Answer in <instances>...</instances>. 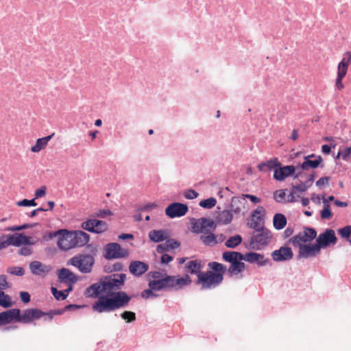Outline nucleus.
Listing matches in <instances>:
<instances>
[{
  "label": "nucleus",
  "instance_id": "nucleus-62",
  "mask_svg": "<svg viewBox=\"0 0 351 351\" xmlns=\"http://www.w3.org/2000/svg\"><path fill=\"white\" fill-rule=\"evenodd\" d=\"M29 226H30L29 224H24V225L20 226H13V227L8 228V230H10V231L22 230L25 229Z\"/></svg>",
  "mask_w": 351,
  "mask_h": 351
},
{
  "label": "nucleus",
  "instance_id": "nucleus-59",
  "mask_svg": "<svg viewBox=\"0 0 351 351\" xmlns=\"http://www.w3.org/2000/svg\"><path fill=\"white\" fill-rule=\"evenodd\" d=\"M328 177H322L321 178H319L317 182H316V185L317 186H322L326 184H328Z\"/></svg>",
  "mask_w": 351,
  "mask_h": 351
},
{
  "label": "nucleus",
  "instance_id": "nucleus-49",
  "mask_svg": "<svg viewBox=\"0 0 351 351\" xmlns=\"http://www.w3.org/2000/svg\"><path fill=\"white\" fill-rule=\"evenodd\" d=\"M297 191L292 189L290 193L287 196V202H295L297 201V197H299L300 195H297Z\"/></svg>",
  "mask_w": 351,
  "mask_h": 351
},
{
  "label": "nucleus",
  "instance_id": "nucleus-61",
  "mask_svg": "<svg viewBox=\"0 0 351 351\" xmlns=\"http://www.w3.org/2000/svg\"><path fill=\"white\" fill-rule=\"evenodd\" d=\"M173 260V258L167 254H164L162 256H161V262L162 263H169V262H171V261Z\"/></svg>",
  "mask_w": 351,
  "mask_h": 351
},
{
  "label": "nucleus",
  "instance_id": "nucleus-1",
  "mask_svg": "<svg viewBox=\"0 0 351 351\" xmlns=\"http://www.w3.org/2000/svg\"><path fill=\"white\" fill-rule=\"evenodd\" d=\"M126 275L117 274L101 278L85 289L86 298H97L92 305L93 311L102 313L125 307L131 297L124 291H118L124 285Z\"/></svg>",
  "mask_w": 351,
  "mask_h": 351
},
{
  "label": "nucleus",
  "instance_id": "nucleus-4",
  "mask_svg": "<svg viewBox=\"0 0 351 351\" xmlns=\"http://www.w3.org/2000/svg\"><path fill=\"white\" fill-rule=\"evenodd\" d=\"M223 259L231 265L228 269V272L230 276L238 275L245 269L244 263L241 262L243 258V254L238 252H224L222 254Z\"/></svg>",
  "mask_w": 351,
  "mask_h": 351
},
{
  "label": "nucleus",
  "instance_id": "nucleus-34",
  "mask_svg": "<svg viewBox=\"0 0 351 351\" xmlns=\"http://www.w3.org/2000/svg\"><path fill=\"white\" fill-rule=\"evenodd\" d=\"M180 246V243L174 239H166L165 243L160 244L158 246V249H161L162 251H169L171 249H176Z\"/></svg>",
  "mask_w": 351,
  "mask_h": 351
},
{
  "label": "nucleus",
  "instance_id": "nucleus-8",
  "mask_svg": "<svg viewBox=\"0 0 351 351\" xmlns=\"http://www.w3.org/2000/svg\"><path fill=\"white\" fill-rule=\"evenodd\" d=\"M58 245L64 251L73 248L71 231L67 230H59L51 234V237H58Z\"/></svg>",
  "mask_w": 351,
  "mask_h": 351
},
{
  "label": "nucleus",
  "instance_id": "nucleus-36",
  "mask_svg": "<svg viewBox=\"0 0 351 351\" xmlns=\"http://www.w3.org/2000/svg\"><path fill=\"white\" fill-rule=\"evenodd\" d=\"M200 240L206 245L213 246L217 243L216 237L213 233L205 232L200 236Z\"/></svg>",
  "mask_w": 351,
  "mask_h": 351
},
{
  "label": "nucleus",
  "instance_id": "nucleus-46",
  "mask_svg": "<svg viewBox=\"0 0 351 351\" xmlns=\"http://www.w3.org/2000/svg\"><path fill=\"white\" fill-rule=\"evenodd\" d=\"M17 205L19 206H35L37 204L34 199L31 200L24 199L22 201L18 202Z\"/></svg>",
  "mask_w": 351,
  "mask_h": 351
},
{
  "label": "nucleus",
  "instance_id": "nucleus-47",
  "mask_svg": "<svg viewBox=\"0 0 351 351\" xmlns=\"http://www.w3.org/2000/svg\"><path fill=\"white\" fill-rule=\"evenodd\" d=\"M241 199L243 202L245 200V199H250L252 202L257 204L261 202V199L255 195H250V194H243L241 196Z\"/></svg>",
  "mask_w": 351,
  "mask_h": 351
},
{
  "label": "nucleus",
  "instance_id": "nucleus-44",
  "mask_svg": "<svg viewBox=\"0 0 351 351\" xmlns=\"http://www.w3.org/2000/svg\"><path fill=\"white\" fill-rule=\"evenodd\" d=\"M199 220L200 221L202 226L201 227H202L204 232L208 228H214V223L213 221H210L206 218H201Z\"/></svg>",
  "mask_w": 351,
  "mask_h": 351
},
{
  "label": "nucleus",
  "instance_id": "nucleus-25",
  "mask_svg": "<svg viewBox=\"0 0 351 351\" xmlns=\"http://www.w3.org/2000/svg\"><path fill=\"white\" fill-rule=\"evenodd\" d=\"M233 218L232 211L229 210H223L218 213L215 217L217 223L227 225L231 223Z\"/></svg>",
  "mask_w": 351,
  "mask_h": 351
},
{
  "label": "nucleus",
  "instance_id": "nucleus-37",
  "mask_svg": "<svg viewBox=\"0 0 351 351\" xmlns=\"http://www.w3.org/2000/svg\"><path fill=\"white\" fill-rule=\"evenodd\" d=\"M242 241V238L240 235H235L230 237L226 241V246L230 248L236 247L239 245Z\"/></svg>",
  "mask_w": 351,
  "mask_h": 351
},
{
  "label": "nucleus",
  "instance_id": "nucleus-17",
  "mask_svg": "<svg viewBox=\"0 0 351 351\" xmlns=\"http://www.w3.org/2000/svg\"><path fill=\"white\" fill-rule=\"evenodd\" d=\"M295 168L293 165H287L276 169L274 172V178L278 181L285 180L287 178L294 174Z\"/></svg>",
  "mask_w": 351,
  "mask_h": 351
},
{
  "label": "nucleus",
  "instance_id": "nucleus-20",
  "mask_svg": "<svg viewBox=\"0 0 351 351\" xmlns=\"http://www.w3.org/2000/svg\"><path fill=\"white\" fill-rule=\"evenodd\" d=\"M271 256L275 261H284L290 260L293 257V252L289 247H281L279 250L274 251Z\"/></svg>",
  "mask_w": 351,
  "mask_h": 351
},
{
  "label": "nucleus",
  "instance_id": "nucleus-10",
  "mask_svg": "<svg viewBox=\"0 0 351 351\" xmlns=\"http://www.w3.org/2000/svg\"><path fill=\"white\" fill-rule=\"evenodd\" d=\"M81 227L84 230L97 234L103 233L108 230V224L105 221L95 219L84 221Z\"/></svg>",
  "mask_w": 351,
  "mask_h": 351
},
{
  "label": "nucleus",
  "instance_id": "nucleus-63",
  "mask_svg": "<svg viewBox=\"0 0 351 351\" xmlns=\"http://www.w3.org/2000/svg\"><path fill=\"white\" fill-rule=\"evenodd\" d=\"M153 290L149 288V289L144 290L141 293V296L145 298H149L150 295H154Z\"/></svg>",
  "mask_w": 351,
  "mask_h": 351
},
{
  "label": "nucleus",
  "instance_id": "nucleus-50",
  "mask_svg": "<svg viewBox=\"0 0 351 351\" xmlns=\"http://www.w3.org/2000/svg\"><path fill=\"white\" fill-rule=\"evenodd\" d=\"M310 186L307 183H300V184L295 185L293 187L295 191L297 192H304L306 191Z\"/></svg>",
  "mask_w": 351,
  "mask_h": 351
},
{
  "label": "nucleus",
  "instance_id": "nucleus-56",
  "mask_svg": "<svg viewBox=\"0 0 351 351\" xmlns=\"http://www.w3.org/2000/svg\"><path fill=\"white\" fill-rule=\"evenodd\" d=\"M46 195V187L42 186L40 189H37L35 192V198H39Z\"/></svg>",
  "mask_w": 351,
  "mask_h": 351
},
{
  "label": "nucleus",
  "instance_id": "nucleus-60",
  "mask_svg": "<svg viewBox=\"0 0 351 351\" xmlns=\"http://www.w3.org/2000/svg\"><path fill=\"white\" fill-rule=\"evenodd\" d=\"M149 276H152L154 280H158L165 276L160 271H151L149 274Z\"/></svg>",
  "mask_w": 351,
  "mask_h": 351
},
{
  "label": "nucleus",
  "instance_id": "nucleus-53",
  "mask_svg": "<svg viewBox=\"0 0 351 351\" xmlns=\"http://www.w3.org/2000/svg\"><path fill=\"white\" fill-rule=\"evenodd\" d=\"M111 215H112V212L109 209H103V210H99L96 213L95 215L97 217L105 218L107 216H110Z\"/></svg>",
  "mask_w": 351,
  "mask_h": 351
},
{
  "label": "nucleus",
  "instance_id": "nucleus-18",
  "mask_svg": "<svg viewBox=\"0 0 351 351\" xmlns=\"http://www.w3.org/2000/svg\"><path fill=\"white\" fill-rule=\"evenodd\" d=\"M71 234L73 248L84 246L90 240V236L82 230L71 231Z\"/></svg>",
  "mask_w": 351,
  "mask_h": 351
},
{
  "label": "nucleus",
  "instance_id": "nucleus-3",
  "mask_svg": "<svg viewBox=\"0 0 351 351\" xmlns=\"http://www.w3.org/2000/svg\"><path fill=\"white\" fill-rule=\"evenodd\" d=\"M191 278L188 274H185L182 277L165 274V276L160 279L150 280L149 287L151 289L155 291H159L163 289L179 290L191 285Z\"/></svg>",
  "mask_w": 351,
  "mask_h": 351
},
{
  "label": "nucleus",
  "instance_id": "nucleus-11",
  "mask_svg": "<svg viewBox=\"0 0 351 351\" xmlns=\"http://www.w3.org/2000/svg\"><path fill=\"white\" fill-rule=\"evenodd\" d=\"M105 256L108 259L123 258L128 254V251L117 243H108L105 247Z\"/></svg>",
  "mask_w": 351,
  "mask_h": 351
},
{
  "label": "nucleus",
  "instance_id": "nucleus-26",
  "mask_svg": "<svg viewBox=\"0 0 351 351\" xmlns=\"http://www.w3.org/2000/svg\"><path fill=\"white\" fill-rule=\"evenodd\" d=\"M169 234L164 230H154L149 232V238L154 242L158 243L167 239Z\"/></svg>",
  "mask_w": 351,
  "mask_h": 351
},
{
  "label": "nucleus",
  "instance_id": "nucleus-54",
  "mask_svg": "<svg viewBox=\"0 0 351 351\" xmlns=\"http://www.w3.org/2000/svg\"><path fill=\"white\" fill-rule=\"evenodd\" d=\"M201 223L199 220L195 221L194 223H193V231L196 233H200L204 232V230L202 229V227H201Z\"/></svg>",
  "mask_w": 351,
  "mask_h": 351
},
{
  "label": "nucleus",
  "instance_id": "nucleus-39",
  "mask_svg": "<svg viewBox=\"0 0 351 351\" xmlns=\"http://www.w3.org/2000/svg\"><path fill=\"white\" fill-rule=\"evenodd\" d=\"M217 204V199L215 197H210L206 199L202 200L199 206L202 208L210 209L213 208Z\"/></svg>",
  "mask_w": 351,
  "mask_h": 351
},
{
  "label": "nucleus",
  "instance_id": "nucleus-52",
  "mask_svg": "<svg viewBox=\"0 0 351 351\" xmlns=\"http://www.w3.org/2000/svg\"><path fill=\"white\" fill-rule=\"evenodd\" d=\"M341 158L343 160H348L351 158V147H346L341 152Z\"/></svg>",
  "mask_w": 351,
  "mask_h": 351
},
{
  "label": "nucleus",
  "instance_id": "nucleus-29",
  "mask_svg": "<svg viewBox=\"0 0 351 351\" xmlns=\"http://www.w3.org/2000/svg\"><path fill=\"white\" fill-rule=\"evenodd\" d=\"M243 258L245 261L250 263H256L259 265H264L266 261L264 260V256L256 252H250L243 255Z\"/></svg>",
  "mask_w": 351,
  "mask_h": 351
},
{
  "label": "nucleus",
  "instance_id": "nucleus-51",
  "mask_svg": "<svg viewBox=\"0 0 351 351\" xmlns=\"http://www.w3.org/2000/svg\"><path fill=\"white\" fill-rule=\"evenodd\" d=\"M197 196H198V193H197V192H196L195 190H193V189L188 190V191H186L184 193V197H185L186 199H195V198H196Z\"/></svg>",
  "mask_w": 351,
  "mask_h": 351
},
{
  "label": "nucleus",
  "instance_id": "nucleus-32",
  "mask_svg": "<svg viewBox=\"0 0 351 351\" xmlns=\"http://www.w3.org/2000/svg\"><path fill=\"white\" fill-rule=\"evenodd\" d=\"M273 223L276 230H282L287 225V218L283 214L277 213L274 217Z\"/></svg>",
  "mask_w": 351,
  "mask_h": 351
},
{
  "label": "nucleus",
  "instance_id": "nucleus-23",
  "mask_svg": "<svg viewBox=\"0 0 351 351\" xmlns=\"http://www.w3.org/2000/svg\"><path fill=\"white\" fill-rule=\"evenodd\" d=\"M58 278L60 282L73 284L78 280V278L68 269L62 268L59 271Z\"/></svg>",
  "mask_w": 351,
  "mask_h": 351
},
{
  "label": "nucleus",
  "instance_id": "nucleus-16",
  "mask_svg": "<svg viewBox=\"0 0 351 351\" xmlns=\"http://www.w3.org/2000/svg\"><path fill=\"white\" fill-rule=\"evenodd\" d=\"M20 313L19 308H12L0 313V325H5L14 322H18Z\"/></svg>",
  "mask_w": 351,
  "mask_h": 351
},
{
  "label": "nucleus",
  "instance_id": "nucleus-30",
  "mask_svg": "<svg viewBox=\"0 0 351 351\" xmlns=\"http://www.w3.org/2000/svg\"><path fill=\"white\" fill-rule=\"evenodd\" d=\"M314 155L311 154L310 156L305 157V160L304 162L301 165V168L307 170L310 168L315 169L317 168L321 162L322 161V158L321 156H317V158L314 160H309V158L313 157Z\"/></svg>",
  "mask_w": 351,
  "mask_h": 351
},
{
  "label": "nucleus",
  "instance_id": "nucleus-15",
  "mask_svg": "<svg viewBox=\"0 0 351 351\" xmlns=\"http://www.w3.org/2000/svg\"><path fill=\"white\" fill-rule=\"evenodd\" d=\"M7 247L9 245L19 246L23 245H33L34 242L31 238L24 235L23 234H16L13 235H8L7 239L5 240Z\"/></svg>",
  "mask_w": 351,
  "mask_h": 351
},
{
  "label": "nucleus",
  "instance_id": "nucleus-5",
  "mask_svg": "<svg viewBox=\"0 0 351 351\" xmlns=\"http://www.w3.org/2000/svg\"><path fill=\"white\" fill-rule=\"evenodd\" d=\"M71 264L84 274L90 273L95 264V258L91 255L80 254L75 256L70 260Z\"/></svg>",
  "mask_w": 351,
  "mask_h": 351
},
{
  "label": "nucleus",
  "instance_id": "nucleus-35",
  "mask_svg": "<svg viewBox=\"0 0 351 351\" xmlns=\"http://www.w3.org/2000/svg\"><path fill=\"white\" fill-rule=\"evenodd\" d=\"M72 290V286L70 285V287L64 290V291H58L57 289L54 287H51V291L55 297V298L58 300H63L66 298V297L69 295V293Z\"/></svg>",
  "mask_w": 351,
  "mask_h": 351
},
{
  "label": "nucleus",
  "instance_id": "nucleus-45",
  "mask_svg": "<svg viewBox=\"0 0 351 351\" xmlns=\"http://www.w3.org/2000/svg\"><path fill=\"white\" fill-rule=\"evenodd\" d=\"M8 272L15 276H21L24 274V269L21 267H12L8 268Z\"/></svg>",
  "mask_w": 351,
  "mask_h": 351
},
{
  "label": "nucleus",
  "instance_id": "nucleus-28",
  "mask_svg": "<svg viewBox=\"0 0 351 351\" xmlns=\"http://www.w3.org/2000/svg\"><path fill=\"white\" fill-rule=\"evenodd\" d=\"M54 134H55L53 133L47 136L38 138L36 141V144L31 147V151L34 153L39 152L47 146L48 142L52 138Z\"/></svg>",
  "mask_w": 351,
  "mask_h": 351
},
{
  "label": "nucleus",
  "instance_id": "nucleus-31",
  "mask_svg": "<svg viewBox=\"0 0 351 351\" xmlns=\"http://www.w3.org/2000/svg\"><path fill=\"white\" fill-rule=\"evenodd\" d=\"M351 64V51L346 52L341 62L338 64L337 71L347 73L348 66Z\"/></svg>",
  "mask_w": 351,
  "mask_h": 351
},
{
  "label": "nucleus",
  "instance_id": "nucleus-14",
  "mask_svg": "<svg viewBox=\"0 0 351 351\" xmlns=\"http://www.w3.org/2000/svg\"><path fill=\"white\" fill-rule=\"evenodd\" d=\"M337 237L335 231L332 229H326L323 233L320 234L317 239V244L321 247H326L330 244H335Z\"/></svg>",
  "mask_w": 351,
  "mask_h": 351
},
{
  "label": "nucleus",
  "instance_id": "nucleus-9",
  "mask_svg": "<svg viewBox=\"0 0 351 351\" xmlns=\"http://www.w3.org/2000/svg\"><path fill=\"white\" fill-rule=\"evenodd\" d=\"M255 230L256 234L252 237V243L257 248L267 245L272 239L271 231L265 227Z\"/></svg>",
  "mask_w": 351,
  "mask_h": 351
},
{
  "label": "nucleus",
  "instance_id": "nucleus-40",
  "mask_svg": "<svg viewBox=\"0 0 351 351\" xmlns=\"http://www.w3.org/2000/svg\"><path fill=\"white\" fill-rule=\"evenodd\" d=\"M346 74L347 73H343V72H340V71H337L335 86L339 90L344 88V86L343 84L342 80L345 77Z\"/></svg>",
  "mask_w": 351,
  "mask_h": 351
},
{
  "label": "nucleus",
  "instance_id": "nucleus-22",
  "mask_svg": "<svg viewBox=\"0 0 351 351\" xmlns=\"http://www.w3.org/2000/svg\"><path fill=\"white\" fill-rule=\"evenodd\" d=\"M31 272L37 276H45L51 270V267L42 263L40 261H34L29 264Z\"/></svg>",
  "mask_w": 351,
  "mask_h": 351
},
{
  "label": "nucleus",
  "instance_id": "nucleus-2",
  "mask_svg": "<svg viewBox=\"0 0 351 351\" xmlns=\"http://www.w3.org/2000/svg\"><path fill=\"white\" fill-rule=\"evenodd\" d=\"M208 267L213 271H202L198 275L196 284L201 285L202 289H214L223 280L226 267L221 263L210 262Z\"/></svg>",
  "mask_w": 351,
  "mask_h": 351
},
{
  "label": "nucleus",
  "instance_id": "nucleus-55",
  "mask_svg": "<svg viewBox=\"0 0 351 351\" xmlns=\"http://www.w3.org/2000/svg\"><path fill=\"white\" fill-rule=\"evenodd\" d=\"M10 287L6 281V277L4 275H0V289H5Z\"/></svg>",
  "mask_w": 351,
  "mask_h": 351
},
{
  "label": "nucleus",
  "instance_id": "nucleus-27",
  "mask_svg": "<svg viewBox=\"0 0 351 351\" xmlns=\"http://www.w3.org/2000/svg\"><path fill=\"white\" fill-rule=\"evenodd\" d=\"M280 166V163L277 158H272L265 162L260 163L258 165V169L262 171H270L276 169Z\"/></svg>",
  "mask_w": 351,
  "mask_h": 351
},
{
  "label": "nucleus",
  "instance_id": "nucleus-64",
  "mask_svg": "<svg viewBox=\"0 0 351 351\" xmlns=\"http://www.w3.org/2000/svg\"><path fill=\"white\" fill-rule=\"evenodd\" d=\"M119 239H134V236L133 234H121L119 236Z\"/></svg>",
  "mask_w": 351,
  "mask_h": 351
},
{
  "label": "nucleus",
  "instance_id": "nucleus-58",
  "mask_svg": "<svg viewBox=\"0 0 351 351\" xmlns=\"http://www.w3.org/2000/svg\"><path fill=\"white\" fill-rule=\"evenodd\" d=\"M20 297H21V300L24 303H27L30 301V295L26 291L21 292Z\"/></svg>",
  "mask_w": 351,
  "mask_h": 351
},
{
  "label": "nucleus",
  "instance_id": "nucleus-21",
  "mask_svg": "<svg viewBox=\"0 0 351 351\" xmlns=\"http://www.w3.org/2000/svg\"><path fill=\"white\" fill-rule=\"evenodd\" d=\"M149 269V265L143 262L134 261H132L129 266V270L135 276H141Z\"/></svg>",
  "mask_w": 351,
  "mask_h": 351
},
{
  "label": "nucleus",
  "instance_id": "nucleus-38",
  "mask_svg": "<svg viewBox=\"0 0 351 351\" xmlns=\"http://www.w3.org/2000/svg\"><path fill=\"white\" fill-rule=\"evenodd\" d=\"M327 199H323L324 207L321 211V218L323 219H329L332 217V213L330 210V204H328Z\"/></svg>",
  "mask_w": 351,
  "mask_h": 351
},
{
  "label": "nucleus",
  "instance_id": "nucleus-33",
  "mask_svg": "<svg viewBox=\"0 0 351 351\" xmlns=\"http://www.w3.org/2000/svg\"><path fill=\"white\" fill-rule=\"evenodd\" d=\"M243 202L241 199V197H234L232 200L231 207L232 213H234V214H239L242 209L244 208L243 206Z\"/></svg>",
  "mask_w": 351,
  "mask_h": 351
},
{
  "label": "nucleus",
  "instance_id": "nucleus-12",
  "mask_svg": "<svg viewBox=\"0 0 351 351\" xmlns=\"http://www.w3.org/2000/svg\"><path fill=\"white\" fill-rule=\"evenodd\" d=\"M188 210L186 204L175 202L166 208L165 214L170 218L180 217L185 215Z\"/></svg>",
  "mask_w": 351,
  "mask_h": 351
},
{
  "label": "nucleus",
  "instance_id": "nucleus-6",
  "mask_svg": "<svg viewBox=\"0 0 351 351\" xmlns=\"http://www.w3.org/2000/svg\"><path fill=\"white\" fill-rule=\"evenodd\" d=\"M266 211L263 206H258L252 211L247 221L249 228L254 230L264 227Z\"/></svg>",
  "mask_w": 351,
  "mask_h": 351
},
{
  "label": "nucleus",
  "instance_id": "nucleus-48",
  "mask_svg": "<svg viewBox=\"0 0 351 351\" xmlns=\"http://www.w3.org/2000/svg\"><path fill=\"white\" fill-rule=\"evenodd\" d=\"M285 197V193L283 190H278L274 194V199L278 202H281Z\"/></svg>",
  "mask_w": 351,
  "mask_h": 351
},
{
  "label": "nucleus",
  "instance_id": "nucleus-41",
  "mask_svg": "<svg viewBox=\"0 0 351 351\" xmlns=\"http://www.w3.org/2000/svg\"><path fill=\"white\" fill-rule=\"evenodd\" d=\"M121 317L127 322H132L136 320V314L132 311H125L121 314Z\"/></svg>",
  "mask_w": 351,
  "mask_h": 351
},
{
  "label": "nucleus",
  "instance_id": "nucleus-13",
  "mask_svg": "<svg viewBox=\"0 0 351 351\" xmlns=\"http://www.w3.org/2000/svg\"><path fill=\"white\" fill-rule=\"evenodd\" d=\"M45 315V313L39 309L27 308L25 311H24L23 314H21V312L19 313L18 322L28 324L32 322L34 319L40 318L42 316Z\"/></svg>",
  "mask_w": 351,
  "mask_h": 351
},
{
  "label": "nucleus",
  "instance_id": "nucleus-42",
  "mask_svg": "<svg viewBox=\"0 0 351 351\" xmlns=\"http://www.w3.org/2000/svg\"><path fill=\"white\" fill-rule=\"evenodd\" d=\"M5 297L0 298V306L4 308H9L12 306L10 297L4 293Z\"/></svg>",
  "mask_w": 351,
  "mask_h": 351
},
{
  "label": "nucleus",
  "instance_id": "nucleus-19",
  "mask_svg": "<svg viewBox=\"0 0 351 351\" xmlns=\"http://www.w3.org/2000/svg\"><path fill=\"white\" fill-rule=\"evenodd\" d=\"M298 247H299V256L306 258L317 256L319 254L321 250L317 244H305Z\"/></svg>",
  "mask_w": 351,
  "mask_h": 351
},
{
  "label": "nucleus",
  "instance_id": "nucleus-43",
  "mask_svg": "<svg viewBox=\"0 0 351 351\" xmlns=\"http://www.w3.org/2000/svg\"><path fill=\"white\" fill-rule=\"evenodd\" d=\"M338 233L341 237L348 239L351 235V226H346L339 229Z\"/></svg>",
  "mask_w": 351,
  "mask_h": 351
},
{
  "label": "nucleus",
  "instance_id": "nucleus-57",
  "mask_svg": "<svg viewBox=\"0 0 351 351\" xmlns=\"http://www.w3.org/2000/svg\"><path fill=\"white\" fill-rule=\"evenodd\" d=\"M19 254L20 255H23V256H28L32 254V250L30 247H29L27 246H23L19 250Z\"/></svg>",
  "mask_w": 351,
  "mask_h": 351
},
{
  "label": "nucleus",
  "instance_id": "nucleus-7",
  "mask_svg": "<svg viewBox=\"0 0 351 351\" xmlns=\"http://www.w3.org/2000/svg\"><path fill=\"white\" fill-rule=\"evenodd\" d=\"M317 236V232L314 228H305L303 231L299 232L291 239V243L294 247H298L305 245L306 243L311 242Z\"/></svg>",
  "mask_w": 351,
  "mask_h": 351
},
{
  "label": "nucleus",
  "instance_id": "nucleus-24",
  "mask_svg": "<svg viewBox=\"0 0 351 351\" xmlns=\"http://www.w3.org/2000/svg\"><path fill=\"white\" fill-rule=\"evenodd\" d=\"M202 268V263L200 260L190 261L185 265V270L191 274H196L197 277L202 272L201 271Z\"/></svg>",
  "mask_w": 351,
  "mask_h": 351
}]
</instances>
